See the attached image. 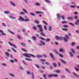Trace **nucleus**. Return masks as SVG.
<instances>
[{
	"label": "nucleus",
	"instance_id": "nucleus-1",
	"mask_svg": "<svg viewBox=\"0 0 79 79\" xmlns=\"http://www.w3.org/2000/svg\"><path fill=\"white\" fill-rule=\"evenodd\" d=\"M65 37L66 38L64 37H63L60 36L59 37V40H63V39L64 42H68V39H69V37H68V36L67 35H65Z\"/></svg>",
	"mask_w": 79,
	"mask_h": 79
},
{
	"label": "nucleus",
	"instance_id": "nucleus-2",
	"mask_svg": "<svg viewBox=\"0 0 79 79\" xmlns=\"http://www.w3.org/2000/svg\"><path fill=\"white\" fill-rule=\"evenodd\" d=\"M37 27L38 28H39V30L40 32H43L44 31V30L42 28V26H41V25H37Z\"/></svg>",
	"mask_w": 79,
	"mask_h": 79
},
{
	"label": "nucleus",
	"instance_id": "nucleus-3",
	"mask_svg": "<svg viewBox=\"0 0 79 79\" xmlns=\"http://www.w3.org/2000/svg\"><path fill=\"white\" fill-rule=\"evenodd\" d=\"M58 74H50L49 75H48V77H53V76L56 77H58Z\"/></svg>",
	"mask_w": 79,
	"mask_h": 79
},
{
	"label": "nucleus",
	"instance_id": "nucleus-4",
	"mask_svg": "<svg viewBox=\"0 0 79 79\" xmlns=\"http://www.w3.org/2000/svg\"><path fill=\"white\" fill-rule=\"evenodd\" d=\"M40 43L41 44H39V46H42V45H44V46L45 45V43L44 42H43L42 40H41L40 41Z\"/></svg>",
	"mask_w": 79,
	"mask_h": 79
},
{
	"label": "nucleus",
	"instance_id": "nucleus-5",
	"mask_svg": "<svg viewBox=\"0 0 79 79\" xmlns=\"http://www.w3.org/2000/svg\"><path fill=\"white\" fill-rule=\"evenodd\" d=\"M23 55L25 56V57H27V58H31V56H29L30 54L25 53L23 54Z\"/></svg>",
	"mask_w": 79,
	"mask_h": 79
},
{
	"label": "nucleus",
	"instance_id": "nucleus-6",
	"mask_svg": "<svg viewBox=\"0 0 79 79\" xmlns=\"http://www.w3.org/2000/svg\"><path fill=\"white\" fill-rule=\"evenodd\" d=\"M18 20L21 21H24V18L21 16L19 17V19H18Z\"/></svg>",
	"mask_w": 79,
	"mask_h": 79
},
{
	"label": "nucleus",
	"instance_id": "nucleus-7",
	"mask_svg": "<svg viewBox=\"0 0 79 79\" xmlns=\"http://www.w3.org/2000/svg\"><path fill=\"white\" fill-rule=\"evenodd\" d=\"M8 43L10 45H11V46H13L14 48H17V47H16V46L15 45L13 44L11 42H9Z\"/></svg>",
	"mask_w": 79,
	"mask_h": 79
},
{
	"label": "nucleus",
	"instance_id": "nucleus-8",
	"mask_svg": "<svg viewBox=\"0 0 79 79\" xmlns=\"http://www.w3.org/2000/svg\"><path fill=\"white\" fill-rule=\"evenodd\" d=\"M74 24L75 25H79V19L77 20Z\"/></svg>",
	"mask_w": 79,
	"mask_h": 79
},
{
	"label": "nucleus",
	"instance_id": "nucleus-9",
	"mask_svg": "<svg viewBox=\"0 0 79 79\" xmlns=\"http://www.w3.org/2000/svg\"><path fill=\"white\" fill-rule=\"evenodd\" d=\"M50 55L52 58V59L53 60H55V58H54V57L53 56V54L52 53H50Z\"/></svg>",
	"mask_w": 79,
	"mask_h": 79
},
{
	"label": "nucleus",
	"instance_id": "nucleus-10",
	"mask_svg": "<svg viewBox=\"0 0 79 79\" xmlns=\"http://www.w3.org/2000/svg\"><path fill=\"white\" fill-rule=\"evenodd\" d=\"M60 60L61 62H62V63H64V64H65V63H66L64 60H63L62 59H60Z\"/></svg>",
	"mask_w": 79,
	"mask_h": 79
},
{
	"label": "nucleus",
	"instance_id": "nucleus-11",
	"mask_svg": "<svg viewBox=\"0 0 79 79\" xmlns=\"http://www.w3.org/2000/svg\"><path fill=\"white\" fill-rule=\"evenodd\" d=\"M10 3L12 6H16V5L15 4V3H14L13 2H12L10 1Z\"/></svg>",
	"mask_w": 79,
	"mask_h": 79
},
{
	"label": "nucleus",
	"instance_id": "nucleus-12",
	"mask_svg": "<svg viewBox=\"0 0 79 79\" xmlns=\"http://www.w3.org/2000/svg\"><path fill=\"white\" fill-rule=\"evenodd\" d=\"M57 17L58 19H60V18H61V16H60V15L59 14H57Z\"/></svg>",
	"mask_w": 79,
	"mask_h": 79
},
{
	"label": "nucleus",
	"instance_id": "nucleus-13",
	"mask_svg": "<svg viewBox=\"0 0 79 79\" xmlns=\"http://www.w3.org/2000/svg\"><path fill=\"white\" fill-rule=\"evenodd\" d=\"M35 13L36 14H40V13H41V14H44V12H42L40 11H38L36 12Z\"/></svg>",
	"mask_w": 79,
	"mask_h": 79
},
{
	"label": "nucleus",
	"instance_id": "nucleus-14",
	"mask_svg": "<svg viewBox=\"0 0 79 79\" xmlns=\"http://www.w3.org/2000/svg\"><path fill=\"white\" fill-rule=\"evenodd\" d=\"M48 30L49 31H51L52 30V27L51 26H49V27Z\"/></svg>",
	"mask_w": 79,
	"mask_h": 79
},
{
	"label": "nucleus",
	"instance_id": "nucleus-15",
	"mask_svg": "<svg viewBox=\"0 0 79 79\" xmlns=\"http://www.w3.org/2000/svg\"><path fill=\"white\" fill-rule=\"evenodd\" d=\"M5 55L7 56L8 57L10 56V54L8 52H5Z\"/></svg>",
	"mask_w": 79,
	"mask_h": 79
},
{
	"label": "nucleus",
	"instance_id": "nucleus-16",
	"mask_svg": "<svg viewBox=\"0 0 79 79\" xmlns=\"http://www.w3.org/2000/svg\"><path fill=\"white\" fill-rule=\"evenodd\" d=\"M65 71H67V73H71V72H70V71H69V69H68L67 68H66L65 69Z\"/></svg>",
	"mask_w": 79,
	"mask_h": 79
},
{
	"label": "nucleus",
	"instance_id": "nucleus-17",
	"mask_svg": "<svg viewBox=\"0 0 79 79\" xmlns=\"http://www.w3.org/2000/svg\"><path fill=\"white\" fill-rule=\"evenodd\" d=\"M56 39L57 40H60V37H59L58 36H56Z\"/></svg>",
	"mask_w": 79,
	"mask_h": 79
},
{
	"label": "nucleus",
	"instance_id": "nucleus-18",
	"mask_svg": "<svg viewBox=\"0 0 79 79\" xmlns=\"http://www.w3.org/2000/svg\"><path fill=\"white\" fill-rule=\"evenodd\" d=\"M71 52H72L73 54H75V53H76V52H75V51H74V49H73V48H71Z\"/></svg>",
	"mask_w": 79,
	"mask_h": 79
},
{
	"label": "nucleus",
	"instance_id": "nucleus-19",
	"mask_svg": "<svg viewBox=\"0 0 79 79\" xmlns=\"http://www.w3.org/2000/svg\"><path fill=\"white\" fill-rule=\"evenodd\" d=\"M70 7L71 8H74L76 7V6L71 5L70 6Z\"/></svg>",
	"mask_w": 79,
	"mask_h": 79
},
{
	"label": "nucleus",
	"instance_id": "nucleus-20",
	"mask_svg": "<svg viewBox=\"0 0 79 79\" xmlns=\"http://www.w3.org/2000/svg\"><path fill=\"white\" fill-rule=\"evenodd\" d=\"M24 14H25L24 12H20L19 13V15H24Z\"/></svg>",
	"mask_w": 79,
	"mask_h": 79
},
{
	"label": "nucleus",
	"instance_id": "nucleus-21",
	"mask_svg": "<svg viewBox=\"0 0 79 79\" xmlns=\"http://www.w3.org/2000/svg\"><path fill=\"white\" fill-rule=\"evenodd\" d=\"M30 21V19H29L28 18H26L24 19V21L27 22V21Z\"/></svg>",
	"mask_w": 79,
	"mask_h": 79
},
{
	"label": "nucleus",
	"instance_id": "nucleus-22",
	"mask_svg": "<svg viewBox=\"0 0 79 79\" xmlns=\"http://www.w3.org/2000/svg\"><path fill=\"white\" fill-rule=\"evenodd\" d=\"M76 71H78L79 72V69L77 67H74Z\"/></svg>",
	"mask_w": 79,
	"mask_h": 79
},
{
	"label": "nucleus",
	"instance_id": "nucleus-23",
	"mask_svg": "<svg viewBox=\"0 0 79 79\" xmlns=\"http://www.w3.org/2000/svg\"><path fill=\"white\" fill-rule=\"evenodd\" d=\"M54 52H55V53L57 55H58V51H57L56 50H54Z\"/></svg>",
	"mask_w": 79,
	"mask_h": 79
},
{
	"label": "nucleus",
	"instance_id": "nucleus-24",
	"mask_svg": "<svg viewBox=\"0 0 79 79\" xmlns=\"http://www.w3.org/2000/svg\"><path fill=\"white\" fill-rule=\"evenodd\" d=\"M69 53L71 57H73V53H72V52H70Z\"/></svg>",
	"mask_w": 79,
	"mask_h": 79
},
{
	"label": "nucleus",
	"instance_id": "nucleus-25",
	"mask_svg": "<svg viewBox=\"0 0 79 79\" xmlns=\"http://www.w3.org/2000/svg\"><path fill=\"white\" fill-rule=\"evenodd\" d=\"M42 56L40 55H37L36 56V57L38 58H40L42 57Z\"/></svg>",
	"mask_w": 79,
	"mask_h": 79
},
{
	"label": "nucleus",
	"instance_id": "nucleus-26",
	"mask_svg": "<svg viewBox=\"0 0 79 79\" xmlns=\"http://www.w3.org/2000/svg\"><path fill=\"white\" fill-rule=\"evenodd\" d=\"M73 74L75 76H76V77H79V76L77 75L76 74V73H75L73 72Z\"/></svg>",
	"mask_w": 79,
	"mask_h": 79
},
{
	"label": "nucleus",
	"instance_id": "nucleus-27",
	"mask_svg": "<svg viewBox=\"0 0 79 79\" xmlns=\"http://www.w3.org/2000/svg\"><path fill=\"white\" fill-rule=\"evenodd\" d=\"M75 44H76V43H75V42H73L71 43V46H74V45Z\"/></svg>",
	"mask_w": 79,
	"mask_h": 79
},
{
	"label": "nucleus",
	"instance_id": "nucleus-28",
	"mask_svg": "<svg viewBox=\"0 0 79 79\" xmlns=\"http://www.w3.org/2000/svg\"><path fill=\"white\" fill-rule=\"evenodd\" d=\"M45 40L46 42H50V38H48L46 39Z\"/></svg>",
	"mask_w": 79,
	"mask_h": 79
},
{
	"label": "nucleus",
	"instance_id": "nucleus-29",
	"mask_svg": "<svg viewBox=\"0 0 79 79\" xmlns=\"http://www.w3.org/2000/svg\"><path fill=\"white\" fill-rule=\"evenodd\" d=\"M32 28L33 29H34V30H37V28L35 26L33 27Z\"/></svg>",
	"mask_w": 79,
	"mask_h": 79
},
{
	"label": "nucleus",
	"instance_id": "nucleus-30",
	"mask_svg": "<svg viewBox=\"0 0 79 79\" xmlns=\"http://www.w3.org/2000/svg\"><path fill=\"white\" fill-rule=\"evenodd\" d=\"M67 19H69V20H72L73 18L71 17H68L67 18Z\"/></svg>",
	"mask_w": 79,
	"mask_h": 79
},
{
	"label": "nucleus",
	"instance_id": "nucleus-31",
	"mask_svg": "<svg viewBox=\"0 0 79 79\" xmlns=\"http://www.w3.org/2000/svg\"><path fill=\"white\" fill-rule=\"evenodd\" d=\"M31 75L32 76V79H34V73H31Z\"/></svg>",
	"mask_w": 79,
	"mask_h": 79
},
{
	"label": "nucleus",
	"instance_id": "nucleus-32",
	"mask_svg": "<svg viewBox=\"0 0 79 79\" xmlns=\"http://www.w3.org/2000/svg\"><path fill=\"white\" fill-rule=\"evenodd\" d=\"M32 39L34 40V41H35L36 40V37L35 36H33Z\"/></svg>",
	"mask_w": 79,
	"mask_h": 79
},
{
	"label": "nucleus",
	"instance_id": "nucleus-33",
	"mask_svg": "<svg viewBox=\"0 0 79 79\" xmlns=\"http://www.w3.org/2000/svg\"><path fill=\"white\" fill-rule=\"evenodd\" d=\"M62 24H66L67 23V22L66 21H62L61 22Z\"/></svg>",
	"mask_w": 79,
	"mask_h": 79
},
{
	"label": "nucleus",
	"instance_id": "nucleus-34",
	"mask_svg": "<svg viewBox=\"0 0 79 79\" xmlns=\"http://www.w3.org/2000/svg\"><path fill=\"white\" fill-rule=\"evenodd\" d=\"M4 13H5V14H9V13H10V11H5L4 12Z\"/></svg>",
	"mask_w": 79,
	"mask_h": 79
},
{
	"label": "nucleus",
	"instance_id": "nucleus-35",
	"mask_svg": "<svg viewBox=\"0 0 79 79\" xmlns=\"http://www.w3.org/2000/svg\"><path fill=\"white\" fill-rule=\"evenodd\" d=\"M8 31L10 32V34H13V35L15 33L14 32H13L12 31H11L9 30Z\"/></svg>",
	"mask_w": 79,
	"mask_h": 79
},
{
	"label": "nucleus",
	"instance_id": "nucleus-36",
	"mask_svg": "<svg viewBox=\"0 0 79 79\" xmlns=\"http://www.w3.org/2000/svg\"><path fill=\"white\" fill-rule=\"evenodd\" d=\"M21 50H22V51H23V52H27V50H26L22 48L21 49Z\"/></svg>",
	"mask_w": 79,
	"mask_h": 79
},
{
	"label": "nucleus",
	"instance_id": "nucleus-37",
	"mask_svg": "<svg viewBox=\"0 0 79 79\" xmlns=\"http://www.w3.org/2000/svg\"><path fill=\"white\" fill-rule=\"evenodd\" d=\"M23 11L25 13H28V12L26 10L24 9H23Z\"/></svg>",
	"mask_w": 79,
	"mask_h": 79
},
{
	"label": "nucleus",
	"instance_id": "nucleus-38",
	"mask_svg": "<svg viewBox=\"0 0 79 79\" xmlns=\"http://www.w3.org/2000/svg\"><path fill=\"white\" fill-rule=\"evenodd\" d=\"M59 52H64V51L63 49L60 48L59 49Z\"/></svg>",
	"mask_w": 79,
	"mask_h": 79
},
{
	"label": "nucleus",
	"instance_id": "nucleus-39",
	"mask_svg": "<svg viewBox=\"0 0 79 79\" xmlns=\"http://www.w3.org/2000/svg\"><path fill=\"white\" fill-rule=\"evenodd\" d=\"M43 77L44 78V79H47V75L45 74H44L43 75Z\"/></svg>",
	"mask_w": 79,
	"mask_h": 79
},
{
	"label": "nucleus",
	"instance_id": "nucleus-40",
	"mask_svg": "<svg viewBox=\"0 0 79 79\" xmlns=\"http://www.w3.org/2000/svg\"><path fill=\"white\" fill-rule=\"evenodd\" d=\"M34 22L36 24H39V22L37 20H35Z\"/></svg>",
	"mask_w": 79,
	"mask_h": 79
},
{
	"label": "nucleus",
	"instance_id": "nucleus-41",
	"mask_svg": "<svg viewBox=\"0 0 79 79\" xmlns=\"http://www.w3.org/2000/svg\"><path fill=\"white\" fill-rule=\"evenodd\" d=\"M45 1L46 3H50V1L48 0H45Z\"/></svg>",
	"mask_w": 79,
	"mask_h": 79
},
{
	"label": "nucleus",
	"instance_id": "nucleus-42",
	"mask_svg": "<svg viewBox=\"0 0 79 79\" xmlns=\"http://www.w3.org/2000/svg\"><path fill=\"white\" fill-rule=\"evenodd\" d=\"M43 23L44 24H46V25H48L47 23L45 21H43Z\"/></svg>",
	"mask_w": 79,
	"mask_h": 79
},
{
	"label": "nucleus",
	"instance_id": "nucleus-43",
	"mask_svg": "<svg viewBox=\"0 0 79 79\" xmlns=\"http://www.w3.org/2000/svg\"><path fill=\"white\" fill-rule=\"evenodd\" d=\"M30 56H31L32 57H33L34 58H35V56L33 54H30Z\"/></svg>",
	"mask_w": 79,
	"mask_h": 79
},
{
	"label": "nucleus",
	"instance_id": "nucleus-44",
	"mask_svg": "<svg viewBox=\"0 0 79 79\" xmlns=\"http://www.w3.org/2000/svg\"><path fill=\"white\" fill-rule=\"evenodd\" d=\"M40 34L41 35H42V36H45V35L44 34V33H42V32H41L40 33Z\"/></svg>",
	"mask_w": 79,
	"mask_h": 79
},
{
	"label": "nucleus",
	"instance_id": "nucleus-45",
	"mask_svg": "<svg viewBox=\"0 0 79 79\" xmlns=\"http://www.w3.org/2000/svg\"><path fill=\"white\" fill-rule=\"evenodd\" d=\"M35 5L36 6H40V4H39V3H38L37 2L36 3H35Z\"/></svg>",
	"mask_w": 79,
	"mask_h": 79
},
{
	"label": "nucleus",
	"instance_id": "nucleus-46",
	"mask_svg": "<svg viewBox=\"0 0 79 79\" xmlns=\"http://www.w3.org/2000/svg\"><path fill=\"white\" fill-rule=\"evenodd\" d=\"M62 29L63 31H68V29H66V28H63Z\"/></svg>",
	"mask_w": 79,
	"mask_h": 79
},
{
	"label": "nucleus",
	"instance_id": "nucleus-47",
	"mask_svg": "<svg viewBox=\"0 0 79 79\" xmlns=\"http://www.w3.org/2000/svg\"><path fill=\"white\" fill-rule=\"evenodd\" d=\"M53 65L54 67H56V64L55 63H53Z\"/></svg>",
	"mask_w": 79,
	"mask_h": 79
},
{
	"label": "nucleus",
	"instance_id": "nucleus-48",
	"mask_svg": "<svg viewBox=\"0 0 79 79\" xmlns=\"http://www.w3.org/2000/svg\"><path fill=\"white\" fill-rule=\"evenodd\" d=\"M63 27H65V28H66V27H68V25H64L63 26Z\"/></svg>",
	"mask_w": 79,
	"mask_h": 79
},
{
	"label": "nucleus",
	"instance_id": "nucleus-49",
	"mask_svg": "<svg viewBox=\"0 0 79 79\" xmlns=\"http://www.w3.org/2000/svg\"><path fill=\"white\" fill-rule=\"evenodd\" d=\"M2 66H7V64L5 63H2Z\"/></svg>",
	"mask_w": 79,
	"mask_h": 79
},
{
	"label": "nucleus",
	"instance_id": "nucleus-50",
	"mask_svg": "<svg viewBox=\"0 0 79 79\" xmlns=\"http://www.w3.org/2000/svg\"><path fill=\"white\" fill-rule=\"evenodd\" d=\"M10 61L11 63H15V61L12 60H10Z\"/></svg>",
	"mask_w": 79,
	"mask_h": 79
},
{
	"label": "nucleus",
	"instance_id": "nucleus-51",
	"mask_svg": "<svg viewBox=\"0 0 79 79\" xmlns=\"http://www.w3.org/2000/svg\"><path fill=\"white\" fill-rule=\"evenodd\" d=\"M10 18V19H16V18L15 17H13L12 16H10L9 17Z\"/></svg>",
	"mask_w": 79,
	"mask_h": 79
},
{
	"label": "nucleus",
	"instance_id": "nucleus-52",
	"mask_svg": "<svg viewBox=\"0 0 79 79\" xmlns=\"http://www.w3.org/2000/svg\"><path fill=\"white\" fill-rule=\"evenodd\" d=\"M27 74H28V75H29V74H31V72H30L27 71Z\"/></svg>",
	"mask_w": 79,
	"mask_h": 79
},
{
	"label": "nucleus",
	"instance_id": "nucleus-53",
	"mask_svg": "<svg viewBox=\"0 0 79 79\" xmlns=\"http://www.w3.org/2000/svg\"><path fill=\"white\" fill-rule=\"evenodd\" d=\"M69 24H70V25H71V26H74V25L72 23H69Z\"/></svg>",
	"mask_w": 79,
	"mask_h": 79
},
{
	"label": "nucleus",
	"instance_id": "nucleus-54",
	"mask_svg": "<svg viewBox=\"0 0 79 79\" xmlns=\"http://www.w3.org/2000/svg\"><path fill=\"white\" fill-rule=\"evenodd\" d=\"M40 61H42V62H44V61H46V60L41 59H40Z\"/></svg>",
	"mask_w": 79,
	"mask_h": 79
},
{
	"label": "nucleus",
	"instance_id": "nucleus-55",
	"mask_svg": "<svg viewBox=\"0 0 79 79\" xmlns=\"http://www.w3.org/2000/svg\"><path fill=\"white\" fill-rule=\"evenodd\" d=\"M11 49H12L13 51V52H15V53H16V50H15V49H14L13 48H11Z\"/></svg>",
	"mask_w": 79,
	"mask_h": 79
},
{
	"label": "nucleus",
	"instance_id": "nucleus-56",
	"mask_svg": "<svg viewBox=\"0 0 79 79\" xmlns=\"http://www.w3.org/2000/svg\"><path fill=\"white\" fill-rule=\"evenodd\" d=\"M44 28L45 30H47V26L45 25H44Z\"/></svg>",
	"mask_w": 79,
	"mask_h": 79
},
{
	"label": "nucleus",
	"instance_id": "nucleus-57",
	"mask_svg": "<svg viewBox=\"0 0 79 79\" xmlns=\"http://www.w3.org/2000/svg\"><path fill=\"white\" fill-rule=\"evenodd\" d=\"M30 15H31V16H35V14L32 13H31Z\"/></svg>",
	"mask_w": 79,
	"mask_h": 79
},
{
	"label": "nucleus",
	"instance_id": "nucleus-58",
	"mask_svg": "<svg viewBox=\"0 0 79 79\" xmlns=\"http://www.w3.org/2000/svg\"><path fill=\"white\" fill-rule=\"evenodd\" d=\"M25 59L26 60H27L28 61H32V59H29L27 58H26Z\"/></svg>",
	"mask_w": 79,
	"mask_h": 79
},
{
	"label": "nucleus",
	"instance_id": "nucleus-59",
	"mask_svg": "<svg viewBox=\"0 0 79 79\" xmlns=\"http://www.w3.org/2000/svg\"><path fill=\"white\" fill-rule=\"evenodd\" d=\"M21 44L22 45V46H25L26 45V44L24 43H21Z\"/></svg>",
	"mask_w": 79,
	"mask_h": 79
},
{
	"label": "nucleus",
	"instance_id": "nucleus-60",
	"mask_svg": "<svg viewBox=\"0 0 79 79\" xmlns=\"http://www.w3.org/2000/svg\"><path fill=\"white\" fill-rule=\"evenodd\" d=\"M36 36L37 37H39V38H40L39 37V34H36Z\"/></svg>",
	"mask_w": 79,
	"mask_h": 79
},
{
	"label": "nucleus",
	"instance_id": "nucleus-61",
	"mask_svg": "<svg viewBox=\"0 0 79 79\" xmlns=\"http://www.w3.org/2000/svg\"><path fill=\"white\" fill-rule=\"evenodd\" d=\"M77 16L75 15L74 16V19H77Z\"/></svg>",
	"mask_w": 79,
	"mask_h": 79
},
{
	"label": "nucleus",
	"instance_id": "nucleus-62",
	"mask_svg": "<svg viewBox=\"0 0 79 79\" xmlns=\"http://www.w3.org/2000/svg\"><path fill=\"white\" fill-rule=\"evenodd\" d=\"M41 69H45V67L42 66H41Z\"/></svg>",
	"mask_w": 79,
	"mask_h": 79
},
{
	"label": "nucleus",
	"instance_id": "nucleus-63",
	"mask_svg": "<svg viewBox=\"0 0 79 79\" xmlns=\"http://www.w3.org/2000/svg\"><path fill=\"white\" fill-rule=\"evenodd\" d=\"M61 78H64L65 77V76L64 75H62L60 76Z\"/></svg>",
	"mask_w": 79,
	"mask_h": 79
},
{
	"label": "nucleus",
	"instance_id": "nucleus-64",
	"mask_svg": "<svg viewBox=\"0 0 79 79\" xmlns=\"http://www.w3.org/2000/svg\"><path fill=\"white\" fill-rule=\"evenodd\" d=\"M75 32L77 34H79V31L77 30L75 31Z\"/></svg>",
	"mask_w": 79,
	"mask_h": 79
}]
</instances>
